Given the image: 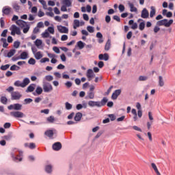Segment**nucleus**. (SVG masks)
<instances>
[{
  "instance_id": "obj_1",
  "label": "nucleus",
  "mask_w": 175,
  "mask_h": 175,
  "mask_svg": "<svg viewBox=\"0 0 175 175\" xmlns=\"http://www.w3.org/2000/svg\"><path fill=\"white\" fill-rule=\"evenodd\" d=\"M22 108L23 105L20 103H15L8 107V110H16V111H11L10 113V116L14 118H23L25 117L24 113L19 111Z\"/></svg>"
},
{
  "instance_id": "obj_2",
  "label": "nucleus",
  "mask_w": 175,
  "mask_h": 175,
  "mask_svg": "<svg viewBox=\"0 0 175 175\" xmlns=\"http://www.w3.org/2000/svg\"><path fill=\"white\" fill-rule=\"evenodd\" d=\"M11 157L14 162H21L23 161V152L14 148L11 152Z\"/></svg>"
},
{
  "instance_id": "obj_3",
  "label": "nucleus",
  "mask_w": 175,
  "mask_h": 175,
  "mask_svg": "<svg viewBox=\"0 0 175 175\" xmlns=\"http://www.w3.org/2000/svg\"><path fill=\"white\" fill-rule=\"evenodd\" d=\"M29 83H31L29 78L25 77L23 80V82H21L20 81H16L14 83V85H15V87H21V88H25V87H27Z\"/></svg>"
},
{
  "instance_id": "obj_4",
  "label": "nucleus",
  "mask_w": 175,
  "mask_h": 175,
  "mask_svg": "<svg viewBox=\"0 0 175 175\" xmlns=\"http://www.w3.org/2000/svg\"><path fill=\"white\" fill-rule=\"evenodd\" d=\"M173 19H170L169 21L167 19H163L157 21V25H158V27H162V25H163L166 28H169V27H170L172 24H173Z\"/></svg>"
},
{
  "instance_id": "obj_5",
  "label": "nucleus",
  "mask_w": 175,
  "mask_h": 175,
  "mask_svg": "<svg viewBox=\"0 0 175 175\" xmlns=\"http://www.w3.org/2000/svg\"><path fill=\"white\" fill-rule=\"evenodd\" d=\"M10 29L11 30V35L14 36V35H21V31L20 28L16 26V25H12Z\"/></svg>"
},
{
  "instance_id": "obj_6",
  "label": "nucleus",
  "mask_w": 175,
  "mask_h": 175,
  "mask_svg": "<svg viewBox=\"0 0 175 175\" xmlns=\"http://www.w3.org/2000/svg\"><path fill=\"white\" fill-rule=\"evenodd\" d=\"M42 87L44 92H51V91H53V85L49 82H46L44 81Z\"/></svg>"
},
{
  "instance_id": "obj_7",
  "label": "nucleus",
  "mask_w": 175,
  "mask_h": 175,
  "mask_svg": "<svg viewBox=\"0 0 175 175\" xmlns=\"http://www.w3.org/2000/svg\"><path fill=\"white\" fill-rule=\"evenodd\" d=\"M23 97V94L18 91L11 92V100H20Z\"/></svg>"
},
{
  "instance_id": "obj_8",
  "label": "nucleus",
  "mask_w": 175,
  "mask_h": 175,
  "mask_svg": "<svg viewBox=\"0 0 175 175\" xmlns=\"http://www.w3.org/2000/svg\"><path fill=\"white\" fill-rule=\"evenodd\" d=\"M57 30L59 32H60V33H68V32H69V29L62 25L57 26Z\"/></svg>"
},
{
  "instance_id": "obj_9",
  "label": "nucleus",
  "mask_w": 175,
  "mask_h": 175,
  "mask_svg": "<svg viewBox=\"0 0 175 175\" xmlns=\"http://www.w3.org/2000/svg\"><path fill=\"white\" fill-rule=\"evenodd\" d=\"M86 76L88 79L89 81H91L93 77H95V74L94 73V70L92 69H88L86 72Z\"/></svg>"
},
{
  "instance_id": "obj_10",
  "label": "nucleus",
  "mask_w": 175,
  "mask_h": 175,
  "mask_svg": "<svg viewBox=\"0 0 175 175\" xmlns=\"http://www.w3.org/2000/svg\"><path fill=\"white\" fill-rule=\"evenodd\" d=\"M52 148L54 151H59L62 148V144H61V142H55L53 144Z\"/></svg>"
},
{
  "instance_id": "obj_11",
  "label": "nucleus",
  "mask_w": 175,
  "mask_h": 175,
  "mask_svg": "<svg viewBox=\"0 0 175 175\" xmlns=\"http://www.w3.org/2000/svg\"><path fill=\"white\" fill-rule=\"evenodd\" d=\"M149 16L150 13L148 12V10H147V8H144L141 13L142 18H148Z\"/></svg>"
},
{
  "instance_id": "obj_12",
  "label": "nucleus",
  "mask_w": 175,
  "mask_h": 175,
  "mask_svg": "<svg viewBox=\"0 0 175 175\" xmlns=\"http://www.w3.org/2000/svg\"><path fill=\"white\" fill-rule=\"evenodd\" d=\"M16 24H17L20 28H25V26L28 25V23L23 20H18L16 22Z\"/></svg>"
},
{
  "instance_id": "obj_13",
  "label": "nucleus",
  "mask_w": 175,
  "mask_h": 175,
  "mask_svg": "<svg viewBox=\"0 0 175 175\" xmlns=\"http://www.w3.org/2000/svg\"><path fill=\"white\" fill-rule=\"evenodd\" d=\"M12 12V8L5 6L3 8L2 13L3 14H5L6 16L10 14V12Z\"/></svg>"
},
{
  "instance_id": "obj_14",
  "label": "nucleus",
  "mask_w": 175,
  "mask_h": 175,
  "mask_svg": "<svg viewBox=\"0 0 175 175\" xmlns=\"http://www.w3.org/2000/svg\"><path fill=\"white\" fill-rule=\"evenodd\" d=\"M98 59L100 61H109V54L107 53L100 54L98 55Z\"/></svg>"
},
{
  "instance_id": "obj_15",
  "label": "nucleus",
  "mask_w": 175,
  "mask_h": 175,
  "mask_svg": "<svg viewBox=\"0 0 175 175\" xmlns=\"http://www.w3.org/2000/svg\"><path fill=\"white\" fill-rule=\"evenodd\" d=\"M121 94V90H116L111 95V99L116 100L118 98V96Z\"/></svg>"
},
{
  "instance_id": "obj_16",
  "label": "nucleus",
  "mask_w": 175,
  "mask_h": 175,
  "mask_svg": "<svg viewBox=\"0 0 175 175\" xmlns=\"http://www.w3.org/2000/svg\"><path fill=\"white\" fill-rule=\"evenodd\" d=\"M35 87H36L35 83L30 84L25 90V92H33V91H35Z\"/></svg>"
},
{
  "instance_id": "obj_17",
  "label": "nucleus",
  "mask_w": 175,
  "mask_h": 175,
  "mask_svg": "<svg viewBox=\"0 0 175 175\" xmlns=\"http://www.w3.org/2000/svg\"><path fill=\"white\" fill-rule=\"evenodd\" d=\"M162 14L163 16H166L167 18H170V17H173V13L172 12H167V10L166 9L163 10Z\"/></svg>"
},
{
  "instance_id": "obj_18",
  "label": "nucleus",
  "mask_w": 175,
  "mask_h": 175,
  "mask_svg": "<svg viewBox=\"0 0 175 175\" xmlns=\"http://www.w3.org/2000/svg\"><path fill=\"white\" fill-rule=\"evenodd\" d=\"M107 98L104 97L101 101H98V107H102V106H105L106 105V103H107Z\"/></svg>"
},
{
  "instance_id": "obj_19",
  "label": "nucleus",
  "mask_w": 175,
  "mask_h": 175,
  "mask_svg": "<svg viewBox=\"0 0 175 175\" xmlns=\"http://www.w3.org/2000/svg\"><path fill=\"white\" fill-rule=\"evenodd\" d=\"M111 47V40H110V39H108L105 46V51H109Z\"/></svg>"
},
{
  "instance_id": "obj_20",
  "label": "nucleus",
  "mask_w": 175,
  "mask_h": 175,
  "mask_svg": "<svg viewBox=\"0 0 175 175\" xmlns=\"http://www.w3.org/2000/svg\"><path fill=\"white\" fill-rule=\"evenodd\" d=\"M19 57L21 58V59H27V58H29L28 52L27 51L22 52L19 55Z\"/></svg>"
},
{
  "instance_id": "obj_21",
  "label": "nucleus",
  "mask_w": 175,
  "mask_h": 175,
  "mask_svg": "<svg viewBox=\"0 0 175 175\" xmlns=\"http://www.w3.org/2000/svg\"><path fill=\"white\" fill-rule=\"evenodd\" d=\"M12 8L15 10V12H16L17 13L20 12V5H18V3L17 2L12 3Z\"/></svg>"
},
{
  "instance_id": "obj_22",
  "label": "nucleus",
  "mask_w": 175,
  "mask_h": 175,
  "mask_svg": "<svg viewBox=\"0 0 175 175\" xmlns=\"http://www.w3.org/2000/svg\"><path fill=\"white\" fill-rule=\"evenodd\" d=\"M82 117H83V113H81V112H78L75 114L74 120L75 121H81Z\"/></svg>"
},
{
  "instance_id": "obj_23",
  "label": "nucleus",
  "mask_w": 175,
  "mask_h": 175,
  "mask_svg": "<svg viewBox=\"0 0 175 175\" xmlns=\"http://www.w3.org/2000/svg\"><path fill=\"white\" fill-rule=\"evenodd\" d=\"M16 54V49H11L7 54V55H5V57H7L8 58H12L13 55Z\"/></svg>"
},
{
  "instance_id": "obj_24",
  "label": "nucleus",
  "mask_w": 175,
  "mask_h": 175,
  "mask_svg": "<svg viewBox=\"0 0 175 175\" xmlns=\"http://www.w3.org/2000/svg\"><path fill=\"white\" fill-rule=\"evenodd\" d=\"M95 98V93L94 92H88L85 99H94Z\"/></svg>"
},
{
  "instance_id": "obj_25",
  "label": "nucleus",
  "mask_w": 175,
  "mask_h": 175,
  "mask_svg": "<svg viewBox=\"0 0 175 175\" xmlns=\"http://www.w3.org/2000/svg\"><path fill=\"white\" fill-rule=\"evenodd\" d=\"M81 33L82 35H83L82 36V40H87V36H88L89 33H88V31H87V30L85 29H83L81 30Z\"/></svg>"
},
{
  "instance_id": "obj_26",
  "label": "nucleus",
  "mask_w": 175,
  "mask_h": 175,
  "mask_svg": "<svg viewBox=\"0 0 175 175\" xmlns=\"http://www.w3.org/2000/svg\"><path fill=\"white\" fill-rule=\"evenodd\" d=\"M62 3L64 6L70 8V6H72V0H63Z\"/></svg>"
},
{
  "instance_id": "obj_27",
  "label": "nucleus",
  "mask_w": 175,
  "mask_h": 175,
  "mask_svg": "<svg viewBox=\"0 0 175 175\" xmlns=\"http://www.w3.org/2000/svg\"><path fill=\"white\" fill-rule=\"evenodd\" d=\"M155 13H157V11L155 10V7L151 6L150 7V18H152V17H154V16H155Z\"/></svg>"
},
{
  "instance_id": "obj_28",
  "label": "nucleus",
  "mask_w": 175,
  "mask_h": 175,
  "mask_svg": "<svg viewBox=\"0 0 175 175\" xmlns=\"http://www.w3.org/2000/svg\"><path fill=\"white\" fill-rule=\"evenodd\" d=\"M88 105L90 107H94L95 106H96L97 107H98L99 104L98 103V101H92V100H90L88 102Z\"/></svg>"
},
{
  "instance_id": "obj_29",
  "label": "nucleus",
  "mask_w": 175,
  "mask_h": 175,
  "mask_svg": "<svg viewBox=\"0 0 175 175\" xmlns=\"http://www.w3.org/2000/svg\"><path fill=\"white\" fill-rule=\"evenodd\" d=\"M77 46L79 47V50H83L85 46V43L83 42V41H78L77 42Z\"/></svg>"
},
{
  "instance_id": "obj_30",
  "label": "nucleus",
  "mask_w": 175,
  "mask_h": 175,
  "mask_svg": "<svg viewBox=\"0 0 175 175\" xmlns=\"http://www.w3.org/2000/svg\"><path fill=\"white\" fill-rule=\"evenodd\" d=\"M34 57L36 59H42L43 58V55L42 54V52L38 51L36 53H34Z\"/></svg>"
},
{
  "instance_id": "obj_31",
  "label": "nucleus",
  "mask_w": 175,
  "mask_h": 175,
  "mask_svg": "<svg viewBox=\"0 0 175 175\" xmlns=\"http://www.w3.org/2000/svg\"><path fill=\"white\" fill-rule=\"evenodd\" d=\"M44 135L48 136V137L51 138L53 136H54V132L52 130H48L45 131Z\"/></svg>"
},
{
  "instance_id": "obj_32",
  "label": "nucleus",
  "mask_w": 175,
  "mask_h": 175,
  "mask_svg": "<svg viewBox=\"0 0 175 175\" xmlns=\"http://www.w3.org/2000/svg\"><path fill=\"white\" fill-rule=\"evenodd\" d=\"M45 172L48 174L51 173L53 172V165H47L45 166Z\"/></svg>"
},
{
  "instance_id": "obj_33",
  "label": "nucleus",
  "mask_w": 175,
  "mask_h": 175,
  "mask_svg": "<svg viewBox=\"0 0 175 175\" xmlns=\"http://www.w3.org/2000/svg\"><path fill=\"white\" fill-rule=\"evenodd\" d=\"M80 27V21L75 19L74 20L73 28L74 29H77Z\"/></svg>"
},
{
  "instance_id": "obj_34",
  "label": "nucleus",
  "mask_w": 175,
  "mask_h": 175,
  "mask_svg": "<svg viewBox=\"0 0 175 175\" xmlns=\"http://www.w3.org/2000/svg\"><path fill=\"white\" fill-rule=\"evenodd\" d=\"M129 8H130V11L131 12H137V8H136V7H135L133 3H129Z\"/></svg>"
},
{
  "instance_id": "obj_35",
  "label": "nucleus",
  "mask_w": 175,
  "mask_h": 175,
  "mask_svg": "<svg viewBox=\"0 0 175 175\" xmlns=\"http://www.w3.org/2000/svg\"><path fill=\"white\" fill-rule=\"evenodd\" d=\"M151 166L152 167V169L154 170L155 173L157 175H161V173L159 172V171L158 170V167H157V165H155V163H151Z\"/></svg>"
},
{
  "instance_id": "obj_36",
  "label": "nucleus",
  "mask_w": 175,
  "mask_h": 175,
  "mask_svg": "<svg viewBox=\"0 0 175 175\" xmlns=\"http://www.w3.org/2000/svg\"><path fill=\"white\" fill-rule=\"evenodd\" d=\"M1 42H3V47L4 49H7L8 46H9V44H8V41L6 40V38H2L1 39Z\"/></svg>"
},
{
  "instance_id": "obj_37",
  "label": "nucleus",
  "mask_w": 175,
  "mask_h": 175,
  "mask_svg": "<svg viewBox=\"0 0 175 175\" xmlns=\"http://www.w3.org/2000/svg\"><path fill=\"white\" fill-rule=\"evenodd\" d=\"M159 85L160 87H163V85H165V82L163 81V77H162V76L159 77Z\"/></svg>"
},
{
  "instance_id": "obj_38",
  "label": "nucleus",
  "mask_w": 175,
  "mask_h": 175,
  "mask_svg": "<svg viewBox=\"0 0 175 175\" xmlns=\"http://www.w3.org/2000/svg\"><path fill=\"white\" fill-rule=\"evenodd\" d=\"M46 121L47 122H49V124H53L54 122V121H55V118H54V116H51L49 117H48L46 118Z\"/></svg>"
},
{
  "instance_id": "obj_39",
  "label": "nucleus",
  "mask_w": 175,
  "mask_h": 175,
  "mask_svg": "<svg viewBox=\"0 0 175 175\" xmlns=\"http://www.w3.org/2000/svg\"><path fill=\"white\" fill-rule=\"evenodd\" d=\"M42 40H39L37 39L36 40V41L34 42V44L36 46V47H38V49H39V47H40V46H42Z\"/></svg>"
},
{
  "instance_id": "obj_40",
  "label": "nucleus",
  "mask_w": 175,
  "mask_h": 175,
  "mask_svg": "<svg viewBox=\"0 0 175 175\" xmlns=\"http://www.w3.org/2000/svg\"><path fill=\"white\" fill-rule=\"evenodd\" d=\"M0 101L3 105H8V98H6V96H1Z\"/></svg>"
},
{
  "instance_id": "obj_41",
  "label": "nucleus",
  "mask_w": 175,
  "mask_h": 175,
  "mask_svg": "<svg viewBox=\"0 0 175 175\" xmlns=\"http://www.w3.org/2000/svg\"><path fill=\"white\" fill-rule=\"evenodd\" d=\"M65 107H66V110H72L73 105L72 104L69 103V102H66Z\"/></svg>"
},
{
  "instance_id": "obj_42",
  "label": "nucleus",
  "mask_w": 175,
  "mask_h": 175,
  "mask_svg": "<svg viewBox=\"0 0 175 175\" xmlns=\"http://www.w3.org/2000/svg\"><path fill=\"white\" fill-rule=\"evenodd\" d=\"M36 92L37 95H41L42 92H43V89L40 86H38L36 89Z\"/></svg>"
},
{
  "instance_id": "obj_43",
  "label": "nucleus",
  "mask_w": 175,
  "mask_h": 175,
  "mask_svg": "<svg viewBox=\"0 0 175 175\" xmlns=\"http://www.w3.org/2000/svg\"><path fill=\"white\" fill-rule=\"evenodd\" d=\"M23 102V105H29V103L33 102V100L32 98H25Z\"/></svg>"
},
{
  "instance_id": "obj_44",
  "label": "nucleus",
  "mask_w": 175,
  "mask_h": 175,
  "mask_svg": "<svg viewBox=\"0 0 175 175\" xmlns=\"http://www.w3.org/2000/svg\"><path fill=\"white\" fill-rule=\"evenodd\" d=\"M144 28H146V23L144 22H141L139 25V29L140 31H144Z\"/></svg>"
},
{
  "instance_id": "obj_45",
  "label": "nucleus",
  "mask_w": 175,
  "mask_h": 175,
  "mask_svg": "<svg viewBox=\"0 0 175 175\" xmlns=\"http://www.w3.org/2000/svg\"><path fill=\"white\" fill-rule=\"evenodd\" d=\"M29 28H31V27L29 26V24H27L25 27H23V33H28V31H29Z\"/></svg>"
},
{
  "instance_id": "obj_46",
  "label": "nucleus",
  "mask_w": 175,
  "mask_h": 175,
  "mask_svg": "<svg viewBox=\"0 0 175 175\" xmlns=\"http://www.w3.org/2000/svg\"><path fill=\"white\" fill-rule=\"evenodd\" d=\"M148 79V77L147 76L141 75L139 77L138 80L139 81H146Z\"/></svg>"
},
{
  "instance_id": "obj_47",
  "label": "nucleus",
  "mask_w": 175,
  "mask_h": 175,
  "mask_svg": "<svg viewBox=\"0 0 175 175\" xmlns=\"http://www.w3.org/2000/svg\"><path fill=\"white\" fill-rule=\"evenodd\" d=\"M10 70H20V66L14 64L10 67Z\"/></svg>"
},
{
  "instance_id": "obj_48",
  "label": "nucleus",
  "mask_w": 175,
  "mask_h": 175,
  "mask_svg": "<svg viewBox=\"0 0 175 175\" xmlns=\"http://www.w3.org/2000/svg\"><path fill=\"white\" fill-rule=\"evenodd\" d=\"M10 68V64L3 65L0 67L1 70H8V68Z\"/></svg>"
},
{
  "instance_id": "obj_49",
  "label": "nucleus",
  "mask_w": 175,
  "mask_h": 175,
  "mask_svg": "<svg viewBox=\"0 0 175 175\" xmlns=\"http://www.w3.org/2000/svg\"><path fill=\"white\" fill-rule=\"evenodd\" d=\"M41 64H45V62H50V59L49 57H43L40 60Z\"/></svg>"
},
{
  "instance_id": "obj_50",
  "label": "nucleus",
  "mask_w": 175,
  "mask_h": 175,
  "mask_svg": "<svg viewBox=\"0 0 175 175\" xmlns=\"http://www.w3.org/2000/svg\"><path fill=\"white\" fill-rule=\"evenodd\" d=\"M28 64L29 65H35V64H36V60H35V59L31 57L29 60H28Z\"/></svg>"
},
{
  "instance_id": "obj_51",
  "label": "nucleus",
  "mask_w": 175,
  "mask_h": 175,
  "mask_svg": "<svg viewBox=\"0 0 175 175\" xmlns=\"http://www.w3.org/2000/svg\"><path fill=\"white\" fill-rule=\"evenodd\" d=\"M40 3L42 5L44 9H47V5L46 4V1L44 0H38Z\"/></svg>"
},
{
  "instance_id": "obj_52",
  "label": "nucleus",
  "mask_w": 175,
  "mask_h": 175,
  "mask_svg": "<svg viewBox=\"0 0 175 175\" xmlns=\"http://www.w3.org/2000/svg\"><path fill=\"white\" fill-rule=\"evenodd\" d=\"M87 30L90 33H94V27H92V26H88L87 27Z\"/></svg>"
},
{
  "instance_id": "obj_53",
  "label": "nucleus",
  "mask_w": 175,
  "mask_h": 175,
  "mask_svg": "<svg viewBox=\"0 0 175 175\" xmlns=\"http://www.w3.org/2000/svg\"><path fill=\"white\" fill-rule=\"evenodd\" d=\"M6 91L12 94V92H14V88H13V86H10L6 89Z\"/></svg>"
},
{
  "instance_id": "obj_54",
  "label": "nucleus",
  "mask_w": 175,
  "mask_h": 175,
  "mask_svg": "<svg viewBox=\"0 0 175 175\" xmlns=\"http://www.w3.org/2000/svg\"><path fill=\"white\" fill-rule=\"evenodd\" d=\"M42 36L43 38H49V36H50V33L47 30H45V31L42 33Z\"/></svg>"
},
{
  "instance_id": "obj_55",
  "label": "nucleus",
  "mask_w": 175,
  "mask_h": 175,
  "mask_svg": "<svg viewBox=\"0 0 175 175\" xmlns=\"http://www.w3.org/2000/svg\"><path fill=\"white\" fill-rule=\"evenodd\" d=\"M45 79L47 81H53V80L54 79V77H53V76H51V75H46L45 77Z\"/></svg>"
},
{
  "instance_id": "obj_56",
  "label": "nucleus",
  "mask_w": 175,
  "mask_h": 175,
  "mask_svg": "<svg viewBox=\"0 0 175 175\" xmlns=\"http://www.w3.org/2000/svg\"><path fill=\"white\" fill-rule=\"evenodd\" d=\"M64 85H66V87L67 88H70V87H72V85H73V83H72L71 81H67L64 83Z\"/></svg>"
},
{
  "instance_id": "obj_57",
  "label": "nucleus",
  "mask_w": 175,
  "mask_h": 175,
  "mask_svg": "<svg viewBox=\"0 0 175 175\" xmlns=\"http://www.w3.org/2000/svg\"><path fill=\"white\" fill-rule=\"evenodd\" d=\"M47 55L49 58H52V59L53 58H57V55L54 54V53H47Z\"/></svg>"
},
{
  "instance_id": "obj_58",
  "label": "nucleus",
  "mask_w": 175,
  "mask_h": 175,
  "mask_svg": "<svg viewBox=\"0 0 175 175\" xmlns=\"http://www.w3.org/2000/svg\"><path fill=\"white\" fill-rule=\"evenodd\" d=\"M53 50L55 53H56V54H59L60 53L59 48H58V46H53Z\"/></svg>"
},
{
  "instance_id": "obj_59",
  "label": "nucleus",
  "mask_w": 175,
  "mask_h": 175,
  "mask_svg": "<svg viewBox=\"0 0 175 175\" xmlns=\"http://www.w3.org/2000/svg\"><path fill=\"white\" fill-rule=\"evenodd\" d=\"M118 8H119L120 13H122V12H124V10H125V7L122 4L119 5Z\"/></svg>"
},
{
  "instance_id": "obj_60",
  "label": "nucleus",
  "mask_w": 175,
  "mask_h": 175,
  "mask_svg": "<svg viewBox=\"0 0 175 175\" xmlns=\"http://www.w3.org/2000/svg\"><path fill=\"white\" fill-rule=\"evenodd\" d=\"M14 47L15 49H18V47H20V42L19 41H15L14 42Z\"/></svg>"
},
{
  "instance_id": "obj_61",
  "label": "nucleus",
  "mask_w": 175,
  "mask_h": 175,
  "mask_svg": "<svg viewBox=\"0 0 175 175\" xmlns=\"http://www.w3.org/2000/svg\"><path fill=\"white\" fill-rule=\"evenodd\" d=\"M47 31H49V33H51L52 35H53V33H54V27H48Z\"/></svg>"
},
{
  "instance_id": "obj_62",
  "label": "nucleus",
  "mask_w": 175,
  "mask_h": 175,
  "mask_svg": "<svg viewBox=\"0 0 175 175\" xmlns=\"http://www.w3.org/2000/svg\"><path fill=\"white\" fill-rule=\"evenodd\" d=\"M0 24L1 28H3L5 27V21H3V18H0Z\"/></svg>"
},
{
  "instance_id": "obj_63",
  "label": "nucleus",
  "mask_w": 175,
  "mask_h": 175,
  "mask_svg": "<svg viewBox=\"0 0 175 175\" xmlns=\"http://www.w3.org/2000/svg\"><path fill=\"white\" fill-rule=\"evenodd\" d=\"M108 117H109L111 121H115L116 116L114 114H109Z\"/></svg>"
},
{
  "instance_id": "obj_64",
  "label": "nucleus",
  "mask_w": 175,
  "mask_h": 175,
  "mask_svg": "<svg viewBox=\"0 0 175 175\" xmlns=\"http://www.w3.org/2000/svg\"><path fill=\"white\" fill-rule=\"evenodd\" d=\"M68 39V36L67 35H62L61 37V40L62 42H65Z\"/></svg>"
}]
</instances>
